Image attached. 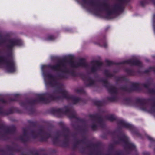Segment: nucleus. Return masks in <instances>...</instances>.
Wrapping results in <instances>:
<instances>
[{"mask_svg": "<svg viewBox=\"0 0 155 155\" xmlns=\"http://www.w3.org/2000/svg\"><path fill=\"white\" fill-rule=\"evenodd\" d=\"M15 69L14 68H11L9 69L8 71L10 72H12L15 71Z\"/></svg>", "mask_w": 155, "mask_h": 155, "instance_id": "f257e3e1", "label": "nucleus"}, {"mask_svg": "<svg viewBox=\"0 0 155 155\" xmlns=\"http://www.w3.org/2000/svg\"><path fill=\"white\" fill-rule=\"evenodd\" d=\"M54 39V37L53 36H49L48 37V39L49 40H52Z\"/></svg>", "mask_w": 155, "mask_h": 155, "instance_id": "f03ea898", "label": "nucleus"}]
</instances>
